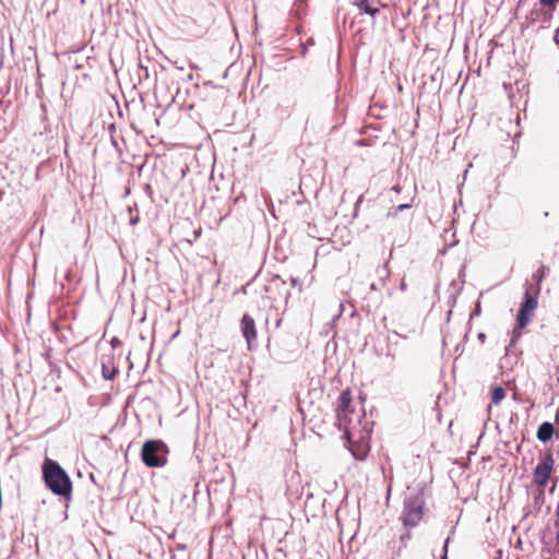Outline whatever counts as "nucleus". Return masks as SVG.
I'll use <instances>...</instances> for the list:
<instances>
[{
  "label": "nucleus",
  "mask_w": 559,
  "mask_h": 559,
  "mask_svg": "<svg viewBox=\"0 0 559 559\" xmlns=\"http://www.w3.org/2000/svg\"><path fill=\"white\" fill-rule=\"evenodd\" d=\"M41 468L46 487L57 496L70 498L72 481L61 465L51 459H46Z\"/></svg>",
  "instance_id": "f257e3e1"
},
{
  "label": "nucleus",
  "mask_w": 559,
  "mask_h": 559,
  "mask_svg": "<svg viewBox=\"0 0 559 559\" xmlns=\"http://www.w3.org/2000/svg\"><path fill=\"white\" fill-rule=\"evenodd\" d=\"M167 445L160 440H147L142 445L141 459L147 467H162L167 462Z\"/></svg>",
  "instance_id": "f03ea898"
},
{
  "label": "nucleus",
  "mask_w": 559,
  "mask_h": 559,
  "mask_svg": "<svg viewBox=\"0 0 559 559\" xmlns=\"http://www.w3.org/2000/svg\"><path fill=\"white\" fill-rule=\"evenodd\" d=\"M532 285H530L526 288V292L524 294V301L521 304L520 310L518 312L516 317V329L513 330V338L512 343L516 337H519L520 332L519 330L525 328L528 322L531 321V318L533 316L534 310L537 308V295L531 294Z\"/></svg>",
  "instance_id": "7ed1b4c3"
},
{
  "label": "nucleus",
  "mask_w": 559,
  "mask_h": 559,
  "mask_svg": "<svg viewBox=\"0 0 559 559\" xmlns=\"http://www.w3.org/2000/svg\"><path fill=\"white\" fill-rule=\"evenodd\" d=\"M423 499L412 496L404 500L403 521L406 526H416L423 516Z\"/></svg>",
  "instance_id": "20e7f679"
},
{
  "label": "nucleus",
  "mask_w": 559,
  "mask_h": 559,
  "mask_svg": "<svg viewBox=\"0 0 559 559\" xmlns=\"http://www.w3.org/2000/svg\"><path fill=\"white\" fill-rule=\"evenodd\" d=\"M552 464L554 460L550 454L547 455L543 462L537 464L534 472V478L536 484L543 486L547 483L552 469Z\"/></svg>",
  "instance_id": "39448f33"
},
{
  "label": "nucleus",
  "mask_w": 559,
  "mask_h": 559,
  "mask_svg": "<svg viewBox=\"0 0 559 559\" xmlns=\"http://www.w3.org/2000/svg\"><path fill=\"white\" fill-rule=\"evenodd\" d=\"M241 333L247 341L248 348H252V343L257 340V329L251 316L245 313L240 321Z\"/></svg>",
  "instance_id": "423d86ee"
},
{
  "label": "nucleus",
  "mask_w": 559,
  "mask_h": 559,
  "mask_svg": "<svg viewBox=\"0 0 559 559\" xmlns=\"http://www.w3.org/2000/svg\"><path fill=\"white\" fill-rule=\"evenodd\" d=\"M554 425L549 421H544L537 429V439L542 442H547L554 435Z\"/></svg>",
  "instance_id": "0eeeda50"
},
{
  "label": "nucleus",
  "mask_w": 559,
  "mask_h": 559,
  "mask_svg": "<svg viewBox=\"0 0 559 559\" xmlns=\"http://www.w3.org/2000/svg\"><path fill=\"white\" fill-rule=\"evenodd\" d=\"M373 0H354L353 3L356 5L360 13H366L374 17L379 13V9L370 5Z\"/></svg>",
  "instance_id": "6e6552de"
},
{
  "label": "nucleus",
  "mask_w": 559,
  "mask_h": 559,
  "mask_svg": "<svg viewBox=\"0 0 559 559\" xmlns=\"http://www.w3.org/2000/svg\"><path fill=\"white\" fill-rule=\"evenodd\" d=\"M415 197H416V186H414L413 193L409 197V202L402 203V204L397 205L396 207L389 210L386 216L395 217L399 214V212L411 209L413 206V201L415 200Z\"/></svg>",
  "instance_id": "1a4fd4ad"
},
{
  "label": "nucleus",
  "mask_w": 559,
  "mask_h": 559,
  "mask_svg": "<svg viewBox=\"0 0 559 559\" xmlns=\"http://www.w3.org/2000/svg\"><path fill=\"white\" fill-rule=\"evenodd\" d=\"M352 402L349 391H343L338 397V408L341 411H346Z\"/></svg>",
  "instance_id": "9d476101"
},
{
  "label": "nucleus",
  "mask_w": 559,
  "mask_h": 559,
  "mask_svg": "<svg viewBox=\"0 0 559 559\" xmlns=\"http://www.w3.org/2000/svg\"><path fill=\"white\" fill-rule=\"evenodd\" d=\"M506 396V391L502 386H496L491 392V401L498 405Z\"/></svg>",
  "instance_id": "9b49d317"
},
{
  "label": "nucleus",
  "mask_w": 559,
  "mask_h": 559,
  "mask_svg": "<svg viewBox=\"0 0 559 559\" xmlns=\"http://www.w3.org/2000/svg\"><path fill=\"white\" fill-rule=\"evenodd\" d=\"M557 3H559V0H539L540 7L549 12H554L556 10Z\"/></svg>",
  "instance_id": "f8f14e48"
},
{
  "label": "nucleus",
  "mask_w": 559,
  "mask_h": 559,
  "mask_svg": "<svg viewBox=\"0 0 559 559\" xmlns=\"http://www.w3.org/2000/svg\"><path fill=\"white\" fill-rule=\"evenodd\" d=\"M545 274H544V271L543 269H538L535 273H533L532 275V280L537 284V287H536V295L539 294V284L540 282L543 281Z\"/></svg>",
  "instance_id": "ddd939ff"
},
{
  "label": "nucleus",
  "mask_w": 559,
  "mask_h": 559,
  "mask_svg": "<svg viewBox=\"0 0 559 559\" xmlns=\"http://www.w3.org/2000/svg\"><path fill=\"white\" fill-rule=\"evenodd\" d=\"M548 533L551 535V543L559 544V523H554V527H548Z\"/></svg>",
  "instance_id": "4468645a"
},
{
  "label": "nucleus",
  "mask_w": 559,
  "mask_h": 559,
  "mask_svg": "<svg viewBox=\"0 0 559 559\" xmlns=\"http://www.w3.org/2000/svg\"><path fill=\"white\" fill-rule=\"evenodd\" d=\"M377 273H378L382 284H384V281L389 277V270L386 267V264L378 267Z\"/></svg>",
  "instance_id": "2eb2a0df"
},
{
  "label": "nucleus",
  "mask_w": 559,
  "mask_h": 559,
  "mask_svg": "<svg viewBox=\"0 0 559 559\" xmlns=\"http://www.w3.org/2000/svg\"><path fill=\"white\" fill-rule=\"evenodd\" d=\"M115 374H116L115 370L110 371L109 373H106V369L105 368L103 369V376L107 380L112 379L115 377Z\"/></svg>",
  "instance_id": "dca6fc26"
},
{
  "label": "nucleus",
  "mask_w": 559,
  "mask_h": 559,
  "mask_svg": "<svg viewBox=\"0 0 559 559\" xmlns=\"http://www.w3.org/2000/svg\"><path fill=\"white\" fill-rule=\"evenodd\" d=\"M448 544H449V538H447L445 542H444L443 555L441 556V559H447L448 558Z\"/></svg>",
  "instance_id": "f3484780"
},
{
  "label": "nucleus",
  "mask_w": 559,
  "mask_h": 559,
  "mask_svg": "<svg viewBox=\"0 0 559 559\" xmlns=\"http://www.w3.org/2000/svg\"><path fill=\"white\" fill-rule=\"evenodd\" d=\"M555 516H556L555 523H559V502H558V506L555 511Z\"/></svg>",
  "instance_id": "a211bd4d"
},
{
  "label": "nucleus",
  "mask_w": 559,
  "mask_h": 559,
  "mask_svg": "<svg viewBox=\"0 0 559 559\" xmlns=\"http://www.w3.org/2000/svg\"><path fill=\"white\" fill-rule=\"evenodd\" d=\"M138 222H139V216L131 217V219H130V224L133 226L136 225Z\"/></svg>",
  "instance_id": "6ab92c4d"
},
{
  "label": "nucleus",
  "mask_w": 559,
  "mask_h": 559,
  "mask_svg": "<svg viewBox=\"0 0 559 559\" xmlns=\"http://www.w3.org/2000/svg\"><path fill=\"white\" fill-rule=\"evenodd\" d=\"M392 190L395 191L396 193H400L402 191V187L400 185H395L393 186Z\"/></svg>",
  "instance_id": "aec40b11"
},
{
  "label": "nucleus",
  "mask_w": 559,
  "mask_h": 559,
  "mask_svg": "<svg viewBox=\"0 0 559 559\" xmlns=\"http://www.w3.org/2000/svg\"><path fill=\"white\" fill-rule=\"evenodd\" d=\"M401 289H402V290H405V289H406V284H405L404 282H402V284H401Z\"/></svg>",
  "instance_id": "412c9836"
},
{
  "label": "nucleus",
  "mask_w": 559,
  "mask_h": 559,
  "mask_svg": "<svg viewBox=\"0 0 559 559\" xmlns=\"http://www.w3.org/2000/svg\"><path fill=\"white\" fill-rule=\"evenodd\" d=\"M371 289L376 290L378 287H377V284L372 283L371 286H370Z\"/></svg>",
  "instance_id": "4be33fe9"
},
{
  "label": "nucleus",
  "mask_w": 559,
  "mask_h": 559,
  "mask_svg": "<svg viewBox=\"0 0 559 559\" xmlns=\"http://www.w3.org/2000/svg\"><path fill=\"white\" fill-rule=\"evenodd\" d=\"M281 322H282V320H277L276 321V326H280Z\"/></svg>",
  "instance_id": "5701e85b"
},
{
  "label": "nucleus",
  "mask_w": 559,
  "mask_h": 559,
  "mask_svg": "<svg viewBox=\"0 0 559 559\" xmlns=\"http://www.w3.org/2000/svg\"><path fill=\"white\" fill-rule=\"evenodd\" d=\"M111 140H112V144H114L115 146H117V142H116L114 139H111Z\"/></svg>",
  "instance_id": "b1692460"
}]
</instances>
